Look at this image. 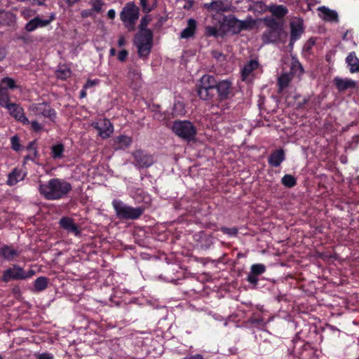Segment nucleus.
<instances>
[{
    "mask_svg": "<svg viewBox=\"0 0 359 359\" xmlns=\"http://www.w3.org/2000/svg\"><path fill=\"white\" fill-rule=\"evenodd\" d=\"M39 157V153H38V151H37V148H34V154L33 155H30V154H28L27 156H25L24 157V161H34L36 158H37Z\"/></svg>",
    "mask_w": 359,
    "mask_h": 359,
    "instance_id": "nucleus-49",
    "label": "nucleus"
},
{
    "mask_svg": "<svg viewBox=\"0 0 359 359\" xmlns=\"http://www.w3.org/2000/svg\"><path fill=\"white\" fill-rule=\"evenodd\" d=\"M118 45L119 47L124 46L126 45V40L123 36H121L118 41Z\"/></svg>",
    "mask_w": 359,
    "mask_h": 359,
    "instance_id": "nucleus-61",
    "label": "nucleus"
},
{
    "mask_svg": "<svg viewBox=\"0 0 359 359\" xmlns=\"http://www.w3.org/2000/svg\"><path fill=\"white\" fill-rule=\"evenodd\" d=\"M292 341L320 344L323 341V336L316 325L304 323L302 328L296 333Z\"/></svg>",
    "mask_w": 359,
    "mask_h": 359,
    "instance_id": "nucleus-4",
    "label": "nucleus"
},
{
    "mask_svg": "<svg viewBox=\"0 0 359 359\" xmlns=\"http://www.w3.org/2000/svg\"><path fill=\"white\" fill-rule=\"evenodd\" d=\"M290 39L287 46L290 50H292L294 43L299 40L304 31V20L302 18H295L290 23Z\"/></svg>",
    "mask_w": 359,
    "mask_h": 359,
    "instance_id": "nucleus-12",
    "label": "nucleus"
},
{
    "mask_svg": "<svg viewBox=\"0 0 359 359\" xmlns=\"http://www.w3.org/2000/svg\"><path fill=\"white\" fill-rule=\"evenodd\" d=\"M36 271L33 269L25 271L22 266L18 264H13L3 271V275L1 278V281L8 283L11 280H27L34 276Z\"/></svg>",
    "mask_w": 359,
    "mask_h": 359,
    "instance_id": "nucleus-6",
    "label": "nucleus"
},
{
    "mask_svg": "<svg viewBox=\"0 0 359 359\" xmlns=\"http://www.w3.org/2000/svg\"><path fill=\"white\" fill-rule=\"evenodd\" d=\"M292 355L294 359H319L321 351L318 348V344L294 341Z\"/></svg>",
    "mask_w": 359,
    "mask_h": 359,
    "instance_id": "nucleus-3",
    "label": "nucleus"
},
{
    "mask_svg": "<svg viewBox=\"0 0 359 359\" xmlns=\"http://www.w3.org/2000/svg\"><path fill=\"white\" fill-rule=\"evenodd\" d=\"M266 6L265 4L262 1L257 2V7H259V8L262 11L264 9V7Z\"/></svg>",
    "mask_w": 359,
    "mask_h": 359,
    "instance_id": "nucleus-64",
    "label": "nucleus"
},
{
    "mask_svg": "<svg viewBox=\"0 0 359 359\" xmlns=\"http://www.w3.org/2000/svg\"><path fill=\"white\" fill-rule=\"evenodd\" d=\"M281 183L287 188H292L297 184V179L292 175L286 174L282 177Z\"/></svg>",
    "mask_w": 359,
    "mask_h": 359,
    "instance_id": "nucleus-41",
    "label": "nucleus"
},
{
    "mask_svg": "<svg viewBox=\"0 0 359 359\" xmlns=\"http://www.w3.org/2000/svg\"><path fill=\"white\" fill-rule=\"evenodd\" d=\"M151 20V18H149L147 15L144 16L141 19V22L140 24V29L141 31L149 29L147 28V25H149V22Z\"/></svg>",
    "mask_w": 359,
    "mask_h": 359,
    "instance_id": "nucleus-48",
    "label": "nucleus"
},
{
    "mask_svg": "<svg viewBox=\"0 0 359 359\" xmlns=\"http://www.w3.org/2000/svg\"><path fill=\"white\" fill-rule=\"evenodd\" d=\"M20 255V251L14 248L12 245H3L0 247V255L8 262H12Z\"/></svg>",
    "mask_w": 359,
    "mask_h": 359,
    "instance_id": "nucleus-20",
    "label": "nucleus"
},
{
    "mask_svg": "<svg viewBox=\"0 0 359 359\" xmlns=\"http://www.w3.org/2000/svg\"><path fill=\"white\" fill-rule=\"evenodd\" d=\"M72 189V184L60 178H52L46 182H39L38 190L46 200L56 201L65 197Z\"/></svg>",
    "mask_w": 359,
    "mask_h": 359,
    "instance_id": "nucleus-1",
    "label": "nucleus"
},
{
    "mask_svg": "<svg viewBox=\"0 0 359 359\" xmlns=\"http://www.w3.org/2000/svg\"><path fill=\"white\" fill-rule=\"evenodd\" d=\"M309 99L310 98L309 96L303 97H302L301 96L297 97L296 100H297V104L298 108H299V109L304 108V106L308 103V102L309 101Z\"/></svg>",
    "mask_w": 359,
    "mask_h": 359,
    "instance_id": "nucleus-47",
    "label": "nucleus"
},
{
    "mask_svg": "<svg viewBox=\"0 0 359 359\" xmlns=\"http://www.w3.org/2000/svg\"><path fill=\"white\" fill-rule=\"evenodd\" d=\"M167 273L170 276L171 282H177L185 278L184 270L177 264L169 266Z\"/></svg>",
    "mask_w": 359,
    "mask_h": 359,
    "instance_id": "nucleus-21",
    "label": "nucleus"
},
{
    "mask_svg": "<svg viewBox=\"0 0 359 359\" xmlns=\"http://www.w3.org/2000/svg\"><path fill=\"white\" fill-rule=\"evenodd\" d=\"M115 15H116V12H115V11L114 9H110V10L108 11V12H107V17L109 19L113 20L115 18Z\"/></svg>",
    "mask_w": 359,
    "mask_h": 359,
    "instance_id": "nucleus-60",
    "label": "nucleus"
},
{
    "mask_svg": "<svg viewBox=\"0 0 359 359\" xmlns=\"http://www.w3.org/2000/svg\"><path fill=\"white\" fill-rule=\"evenodd\" d=\"M86 90L87 89L84 88L83 87V88L81 89V90L80 91V97L81 98H83V97H86V95H87V93H86Z\"/></svg>",
    "mask_w": 359,
    "mask_h": 359,
    "instance_id": "nucleus-62",
    "label": "nucleus"
},
{
    "mask_svg": "<svg viewBox=\"0 0 359 359\" xmlns=\"http://www.w3.org/2000/svg\"><path fill=\"white\" fill-rule=\"evenodd\" d=\"M91 15H92V11L90 10H88V9L83 10L81 13V15L83 18H88V17L91 16Z\"/></svg>",
    "mask_w": 359,
    "mask_h": 359,
    "instance_id": "nucleus-58",
    "label": "nucleus"
},
{
    "mask_svg": "<svg viewBox=\"0 0 359 359\" xmlns=\"http://www.w3.org/2000/svg\"><path fill=\"white\" fill-rule=\"evenodd\" d=\"M259 67V62L255 60H251L246 63L241 69V77L243 80H245L250 74Z\"/></svg>",
    "mask_w": 359,
    "mask_h": 359,
    "instance_id": "nucleus-34",
    "label": "nucleus"
},
{
    "mask_svg": "<svg viewBox=\"0 0 359 359\" xmlns=\"http://www.w3.org/2000/svg\"><path fill=\"white\" fill-rule=\"evenodd\" d=\"M153 36V32L151 29H146L143 31L140 30V33L135 37V43H145L152 44Z\"/></svg>",
    "mask_w": 359,
    "mask_h": 359,
    "instance_id": "nucleus-36",
    "label": "nucleus"
},
{
    "mask_svg": "<svg viewBox=\"0 0 359 359\" xmlns=\"http://www.w3.org/2000/svg\"><path fill=\"white\" fill-rule=\"evenodd\" d=\"M304 73V69L302 65L297 62L293 63L291 67V73L282 74L277 80L278 93H283V90H285L290 85L293 74H298L299 76Z\"/></svg>",
    "mask_w": 359,
    "mask_h": 359,
    "instance_id": "nucleus-7",
    "label": "nucleus"
},
{
    "mask_svg": "<svg viewBox=\"0 0 359 359\" xmlns=\"http://www.w3.org/2000/svg\"><path fill=\"white\" fill-rule=\"evenodd\" d=\"M36 359H54V356L53 354L46 352L39 354Z\"/></svg>",
    "mask_w": 359,
    "mask_h": 359,
    "instance_id": "nucleus-56",
    "label": "nucleus"
},
{
    "mask_svg": "<svg viewBox=\"0 0 359 359\" xmlns=\"http://www.w3.org/2000/svg\"><path fill=\"white\" fill-rule=\"evenodd\" d=\"M6 56V50L4 48L0 47V61H2Z\"/></svg>",
    "mask_w": 359,
    "mask_h": 359,
    "instance_id": "nucleus-59",
    "label": "nucleus"
},
{
    "mask_svg": "<svg viewBox=\"0 0 359 359\" xmlns=\"http://www.w3.org/2000/svg\"><path fill=\"white\" fill-rule=\"evenodd\" d=\"M26 176V173L24 172L21 169L15 168L8 175V180L6 184L9 186H14L18 182L22 181Z\"/></svg>",
    "mask_w": 359,
    "mask_h": 359,
    "instance_id": "nucleus-23",
    "label": "nucleus"
},
{
    "mask_svg": "<svg viewBox=\"0 0 359 359\" xmlns=\"http://www.w3.org/2000/svg\"><path fill=\"white\" fill-rule=\"evenodd\" d=\"M255 25V20L251 16H249L245 20H239V33L243 30H250Z\"/></svg>",
    "mask_w": 359,
    "mask_h": 359,
    "instance_id": "nucleus-40",
    "label": "nucleus"
},
{
    "mask_svg": "<svg viewBox=\"0 0 359 359\" xmlns=\"http://www.w3.org/2000/svg\"><path fill=\"white\" fill-rule=\"evenodd\" d=\"M268 30L283 31L281 25L275 19H271L266 22Z\"/></svg>",
    "mask_w": 359,
    "mask_h": 359,
    "instance_id": "nucleus-45",
    "label": "nucleus"
},
{
    "mask_svg": "<svg viewBox=\"0 0 359 359\" xmlns=\"http://www.w3.org/2000/svg\"><path fill=\"white\" fill-rule=\"evenodd\" d=\"M112 206L116 217L123 220H136L143 215L145 210V208L143 206L135 208L128 205L119 199H114Z\"/></svg>",
    "mask_w": 359,
    "mask_h": 359,
    "instance_id": "nucleus-2",
    "label": "nucleus"
},
{
    "mask_svg": "<svg viewBox=\"0 0 359 359\" xmlns=\"http://www.w3.org/2000/svg\"><path fill=\"white\" fill-rule=\"evenodd\" d=\"M193 239L197 247L203 250L210 249L216 241V238L212 233L205 231H200L193 235Z\"/></svg>",
    "mask_w": 359,
    "mask_h": 359,
    "instance_id": "nucleus-11",
    "label": "nucleus"
},
{
    "mask_svg": "<svg viewBox=\"0 0 359 359\" xmlns=\"http://www.w3.org/2000/svg\"><path fill=\"white\" fill-rule=\"evenodd\" d=\"M285 160V152L283 148L273 151L268 157V163L272 167H279Z\"/></svg>",
    "mask_w": 359,
    "mask_h": 359,
    "instance_id": "nucleus-19",
    "label": "nucleus"
},
{
    "mask_svg": "<svg viewBox=\"0 0 359 359\" xmlns=\"http://www.w3.org/2000/svg\"><path fill=\"white\" fill-rule=\"evenodd\" d=\"M346 62L349 66L351 73L359 72V58L355 52L350 53L346 58Z\"/></svg>",
    "mask_w": 359,
    "mask_h": 359,
    "instance_id": "nucleus-31",
    "label": "nucleus"
},
{
    "mask_svg": "<svg viewBox=\"0 0 359 359\" xmlns=\"http://www.w3.org/2000/svg\"><path fill=\"white\" fill-rule=\"evenodd\" d=\"M266 266L263 264H254L250 267V273L247 276V281L253 287L257 286L259 278L258 276L263 274L266 271Z\"/></svg>",
    "mask_w": 359,
    "mask_h": 359,
    "instance_id": "nucleus-15",
    "label": "nucleus"
},
{
    "mask_svg": "<svg viewBox=\"0 0 359 359\" xmlns=\"http://www.w3.org/2000/svg\"><path fill=\"white\" fill-rule=\"evenodd\" d=\"M197 29V22L193 18L187 20V26L180 33L181 39H189L195 35Z\"/></svg>",
    "mask_w": 359,
    "mask_h": 359,
    "instance_id": "nucleus-26",
    "label": "nucleus"
},
{
    "mask_svg": "<svg viewBox=\"0 0 359 359\" xmlns=\"http://www.w3.org/2000/svg\"><path fill=\"white\" fill-rule=\"evenodd\" d=\"M11 147L15 151H20L24 149V147L20 144V140L18 135L11 137Z\"/></svg>",
    "mask_w": 359,
    "mask_h": 359,
    "instance_id": "nucleus-43",
    "label": "nucleus"
},
{
    "mask_svg": "<svg viewBox=\"0 0 359 359\" xmlns=\"http://www.w3.org/2000/svg\"><path fill=\"white\" fill-rule=\"evenodd\" d=\"M11 292H12V294L15 297H18L21 296V294H22L21 289L19 285H15L14 287H13Z\"/></svg>",
    "mask_w": 359,
    "mask_h": 359,
    "instance_id": "nucleus-55",
    "label": "nucleus"
},
{
    "mask_svg": "<svg viewBox=\"0 0 359 359\" xmlns=\"http://www.w3.org/2000/svg\"><path fill=\"white\" fill-rule=\"evenodd\" d=\"M318 10L322 13V15L320 17L325 21L327 22H339V17L337 13L334 11L328 8L325 6H320Z\"/></svg>",
    "mask_w": 359,
    "mask_h": 359,
    "instance_id": "nucleus-25",
    "label": "nucleus"
},
{
    "mask_svg": "<svg viewBox=\"0 0 359 359\" xmlns=\"http://www.w3.org/2000/svg\"><path fill=\"white\" fill-rule=\"evenodd\" d=\"M269 321L263 317L262 312H253L252 315L243 322V326L249 329L264 330Z\"/></svg>",
    "mask_w": 359,
    "mask_h": 359,
    "instance_id": "nucleus-13",
    "label": "nucleus"
},
{
    "mask_svg": "<svg viewBox=\"0 0 359 359\" xmlns=\"http://www.w3.org/2000/svg\"><path fill=\"white\" fill-rule=\"evenodd\" d=\"M217 97L218 100H224L229 98L231 93L232 85L231 82L224 80L217 83Z\"/></svg>",
    "mask_w": 359,
    "mask_h": 359,
    "instance_id": "nucleus-17",
    "label": "nucleus"
},
{
    "mask_svg": "<svg viewBox=\"0 0 359 359\" xmlns=\"http://www.w3.org/2000/svg\"><path fill=\"white\" fill-rule=\"evenodd\" d=\"M48 278L46 276L38 277L33 283V287L31 291L34 292H40L46 290L48 287Z\"/></svg>",
    "mask_w": 359,
    "mask_h": 359,
    "instance_id": "nucleus-35",
    "label": "nucleus"
},
{
    "mask_svg": "<svg viewBox=\"0 0 359 359\" xmlns=\"http://www.w3.org/2000/svg\"><path fill=\"white\" fill-rule=\"evenodd\" d=\"M134 159L133 165L137 169L148 168L154 164L152 154L142 149H136L132 153Z\"/></svg>",
    "mask_w": 359,
    "mask_h": 359,
    "instance_id": "nucleus-8",
    "label": "nucleus"
},
{
    "mask_svg": "<svg viewBox=\"0 0 359 359\" xmlns=\"http://www.w3.org/2000/svg\"><path fill=\"white\" fill-rule=\"evenodd\" d=\"M356 124H357V123H356V122L353 121V122H351V124L347 125L346 127H344V128H342V131H343V132L347 131V130L349 129V128H350L351 126H355V125H356Z\"/></svg>",
    "mask_w": 359,
    "mask_h": 359,
    "instance_id": "nucleus-63",
    "label": "nucleus"
},
{
    "mask_svg": "<svg viewBox=\"0 0 359 359\" xmlns=\"http://www.w3.org/2000/svg\"><path fill=\"white\" fill-rule=\"evenodd\" d=\"M98 83V80H90L88 79L86 83L83 85V88L86 89L94 88Z\"/></svg>",
    "mask_w": 359,
    "mask_h": 359,
    "instance_id": "nucleus-53",
    "label": "nucleus"
},
{
    "mask_svg": "<svg viewBox=\"0 0 359 359\" xmlns=\"http://www.w3.org/2000/svg\"><path fill=\"white\" fill-rule=\"evenodd\" d=\"M142 11L144 13H149L156 6L157 0H140Z\"/></svg>",
    "mask_w": 359,
    "mask_h": 359,
    "instance_id": "nucleus-39",
    "label": "nucleus"
},
{
    "mask_svg": "<svg viewBox=\"0 0 359 359\" xmlns=\"http://www.w3.org/2000/svg\"><path fill=\"white\" fill-rule=\"evenodd\" d=\"M172 131L180 138L187 142L195 139L196 128L192 122L184 121H175L172 126Z\"/></svg>",
    "mask_w": 359,
    "mask_h": 359,
    "instance_id": "nucleus-5",
    "label": "nucleus"
},
{
    "mask_svg": "<svg viewBox=\"0 0 359 359\" xmlns=\"http://www.w3.org/2000/svg\"><path fill=\"white\" fill-rule=\"evenodd\" d=\"M268 11L278 19L283 18L288 13L287 8L283 5H271Z\"/></svg>",
    "mask_w": 359,
    "mask_h": 359,
    "instance_id": "nucleus-32",
    "label": "nucleus"
},
{
    "mask_svg": "<svg viewBox=\"0 0 359 359\" xmlns=\"http://www.w3.org/2000/svg\"><path fill=\"white\" fill-rule=\"evenodd\" d=\"M283 31L266 29L262 34V40L264 43H276L279 39Z\"/></svg>",
    "mask_w": 359,
    "mask_h": 359,
    "instance_id": "nucleus-29",
    "label": "nucleus"
},
{
    "mask_svg": "<svg viewBox=\"0 0 359 359\" xmlns=\"http://www.w3.org/2000/svg\"><path fill=\"white\" fill-rule=\"evenodd\" d=\"M205 35L206 36H214L215 38H217L219 36V32L216 27L215 26H206Z\"/></svg>",
    "mask_w": 359,
    "mask_h": 359,
    "instance_id": "nucleus-46",
    "label": "nucleus"
},
{
    "mask_svg": "<svg viewBox=\"0 0 359 359\" xmlns=\"http://www.w3.org/2000/svg\"><path fill=\"white\" fill-rule=\"evenodd\" d=\"M102 0H95L93 4L94 11L100 12L102 9Z\"/></svg>",
    "mask_w": 359,
    "mask_h": 359,
    "instance_id": "nucleus-54",
    "label": "nucleus"
},
{
    "mask_svg": "<svg viewBox=\"0 0 359 359\" xmlns=\"http://www.w3.org/2000/svg\"><path fill=\"white\" fill-rule=\"evenodd\" d=\"M217 83V81L215 76L205 74L201 78L197 88H216Z\"/></svg>",
    "mask_w": 359,
    "mask_h": 359,
    "instance_id": "nucleus-33",
    "label": "nucleus"
},
{
    "mask_svg": "<svg viewBox=\"0 0 359 359\" xmlns=\"http://www.w3.org/2000/svg\"><path fill=\"white\" fill-rule=\"evenodd\" d=\"M60 227L65 229L67 233H73L75 236H80L81 231L79 226L74 222L73 218L62 217L59 221Z\"/></svg>",
    "mask_w": 359,
    "mask_h": 359,
    "instance_id": "nucleus-18",
    "label": "nucleus"
},
{
    "mask_svg": "<svg viewBox=\"0 0 359 359\" xmlns=\"http://www.w3.org/2000/svg\"><path fill=\"white\" fill-rule=\"evenodd\" d=\"M138 49V55L140 57H147L152 47V44L145 43H135Z\"/></svg>",
    "mask_w": 359,
    "mask_h": 359,
    "instance_id": "nucleus-38",
    "label": "nucleus"
},
{
    "mask_svg": "<svg viewBox=\"0 0 359 359\" xmlns=\"http://www.w3.org/2000/svg\"><path fill=\"white\" fill-rule=\"evenodd\" d=\"M225 25L232 34H239V20L233 15H229L224 18Z\"/></svg>",
    "mask_w": 359,
    "mask_h": 359,
    "instance_id": "nucleus-27",
    "label": "nucleus"
},
{
    "mask_svg": "<svg viewBox=\"0 0 359 359\" xmlns=\"http://www.w3.org/2000/svg\"><path fill=\"white\" fill-rule=\"evenodd\" d=\"M90 126L97 131L98 136L102 139H107L114 132L112 123L106 118H99L93 121Z\"/></svg>",
    "mask_w": 359,
    "mask_h": 359,
    "instance_id": "nucleus-10",
    "label": "nucleus"
},
{
    "mask_svg": "<svg viewBox=\"0 0 359 359\" xmlns=\"http://www.w3.org/2000/svg\"><path fill=\"white\" fill-rule=\"evenodd\" d=\"M31 126L32 130L35 132H39L43 129L42 125L36 121H32L31 122Z\"/></svg>",
    "mask_w": 359,
    "mask_h": 359,
    "instance_id": "nucleus-52",
    "label": "nucleus"
},
{
    "mask_svg": "<svg viewBox=\"0 0 359 359\" xmlns=\"http://www.w3.org/2000/svg\"><path fill=\"white\" fill-rule=\"evenodd\" d=\"M55 20V15L51 14L49 19L43 20L39 16L30 20L25 25V29L28 32H32L39 27H43L48 25Z\"/></svg>",
    "mask_w": 359,
    "mask_h": 359,
    "instance_id": "nucleus-16",
    "label": "nucleus"
},
{
    "mask_svg": "<svg viewBox=\"0 0 359 359\" xmlns=\"http://www.w3.org/2000/svg\"><path fill=\"white\" fill-rule=\"evenodd\" d=\"M11 114L13 115L16 119H18V121H20L24 123H29L28 118L26 117L25 114Z\"/></svg>",
    "mask_w": 359,
    "mask_h": 359,
    "instance_id": "nucleus-50",
    "label": "nucleus"
},
{
    "mask_svg": "<svg viewBox=\"0 0 359 359\" xmlns=\"http://www.w3.org/2000/svg\"><path fill=\"white\" fill-rule=\"evenodd\" d=\"M231 4L229 0H212L210 3H205L203 8L209 13H220L226 12L230 9Z\"/></svg>",
    "mask_w": 359,
    "mask_h": 359,
    "instance_id": "nucleus-14",
    "label": "nucleus"
},
{
    "mask_svg": "<svg viewBox=\"0 0 359 359\" xmlns=\"http://www.w3.org/2000/svg\"><path fill=\"white\" fill-rule=\"evenodd\" d=\"M50 150L51 157L53 159H60L64 157L63 153L65 151V147L62 143H57L52 145Z\"/></svg>",
    "mask_w": 359,
    "mask_h": 359,
    "instance_id": "nucleus-37",
    "label": "nucleus"
},
{
    "mask_svg": "<svg viewBox=\"0 0 359 359\" xmlns=\"http://www.w3.org/2000/svg\"><path fill=\"white\" fill-rule=\"evenodd\" d=\"M334 84L339 91H345L349 88L355 87V82L351 79H344L341 78L334 79Z\"/></svg>",
    "mask_w": 359,
    "mask_h": 359,
    "instance_id": "nucleus-30",
    "label": "nucleus"
},
{
    "mask_svg": "<svg viewBox=\"0 0 359 359\" xmlns=\"http://www.w3.org/2000/svg\"><path fill=\"white\" fill-rule=\"evenodd\" d=\"M131 143V137L124 135H120L114 139V147L115 149H126Z\"/></svg>",
    "mask_w": 359,
    "mask_h": 359,
    "instance_id": "nucleus-28",
    "label": "nucleus"
},
{
    "mask_svg": "<svg viewBox=\"0 0 359 359\" xmlns=\"http://www.w3.org/2000/svg\"><path fill=\"white\" fill-rule=\"evenodd\" d=\"M72 72L69 68H60L55 72L56 77L58 79L65 81L71 76Z\"/></svg>",
    "mask_w": 359,
    "mask_h": 359,
    "instance_id": "nucleus-42",
    "label": "nucleus"
},
{
    "mask_svg": "<svg viewBox=\"0 0 359 359\" xmlns=\"http://www.w3.org/2000/svg\"><path fill=\"white\" fill-rule=\"evenodd\" d=\"M197 93L201 100L206 101L218 100L215 88H197Z\"/></svg>",
    "mask_w": 359,
    "mask_h": 359,
    "instance_id": "nucleus-24",
    "label": "nucleus"
},
{
    "mask_svg": "<svg viewBox=\"0 0 359 359\" xmlns=\"http://www.w3.org/2000/svg\"><path fill=\"white\" fill-rule=\"evenodd\" d=\"M218 230L229 237H236L238 233V229L237 227L229 228L226 226H221Z\"/></svg>",
    "mask_w": 359,
    "mask_h": 359,
    "instance_id": "nucleus-44",
    "label": "nucleus"
},
{
    "mask_svg": "<svg viewBox=\"0 0 359 359\" xmlns=\"http://www.w3.org/2000/svg\"><path fill=\"white\" fill-rule=\"evenodd\" d=\"M127 77L130 81L129 86L131 88L136 90L141 85V74L138 69L130 67Z\"/></svg>",
    "mask_w": 359,
    "mask_h": 359,
    "instance_id": "nucleus-22",
    "label": "nucleus"
},
{
    "mask_svg": "<svg viewBox=\"0 0 359 359\" xmlns=\"http://www.w3.org/2000/svg\"><path fill=\"white\" fill-rule=\"evenodd\" d=\"M36 140L31 141L28 143L27 146L26 147V149L32 151L34 152V148H36Z\"/></svg>",
    "mask_w": 359,
    "mask_h": 359,
    "instance_id": "nucleus-57",
    "label": "nucleus"
},
{
    "mask_svg": "<svg viewBox=\"0 0 359 359\" xmlns=\"http://www.w3.org/2000/svg\"><path fill=\"white\" fill-rule=\"evenodd\" d=\"M140 15V8L134 2H129L123 8L120 18L124 23L133 26L135 21L138 19Z\"/></svg>",
    "mask_w": 359,
    "mask_h": 359,
    "instance_id": "nucleus-9",
    "label": "nucleus"
},
{
    "mask_svg": "<svg viewBox=\"0 0 359 359\" xmlns=\"http://www.w3.org/2000/svg\"><path fill=\"white\" fill-rule=\"evenodd\" d=\"M128 55V52L126 49L121 50L118 54V60L120 62L126 61L127 57Z\"/></svg>",
    "mask_w": 359,
    "mask_h": 359,
    "instance_id": "nucleus-51",
    "label": "nucleus"
}]
</instances>
